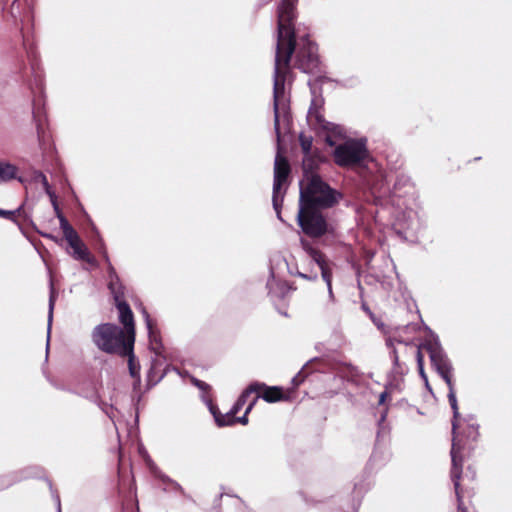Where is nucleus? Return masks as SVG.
I'll return each instance as SVG.
<instances>
[{
    "mask_svg": "<svg viewBox=\"0 0 512 512\" xmlns=\"http://www.w3.org/2000/svg\"><path fill=\"white\" fill-rule=\"evenodd\" d=\"M296 0H281L277 10V42L273 74V110L274 130L278 146L281 141V130H290L292 117L290 113V96L286 91V82L290 84L291 58L294 67L307 74L321 72V62L317 45L310 40L309 34L301 33L300 27L295 28L294 20Z\"/></svg>",
    "mask_w": 512,
    "mask_h": 512,
    "instance_id": "1",
    "label": "nucleus"
},
{
    "mask_svg": "<svg viewBox=\"0 0 512 512\" xmlns=\"http://www.w3.org/2000/svg\"><path fill=\"white\" fill-rule=\"evenodd\" d=\"M454 419L452 420V422ZM458 423V427L456 429V433L454 434V430L452 429V447H451V480L454 485L455 494L457 498V508L458 512H469L466 507H464L463 503V495L462 489L460 488V479L462 475V466H463V458L461 455L462 450L466 445V441H476L479 432V426L474 422L470 423L468 419H463V422L466 424L465 427H462L460 415L456 419Z\"/></svg>",
    "mask_w": 512,
    "mask_h": 512,
    "instance_id": "2",
    "label": "nucleus"
},
{
    "mask_svg": "<svg viewBox=\"0 0 512 512\" xmlns=\"http://www.w3.org/2000/svg\"><path fill=\"white\" fill-rule=\"evenodd\" d=\"M340 191L330 187L313 170L304 172V178L300 182L299 205L307 208L329 209L334 207L342 199Z\"/></svg>",
    "mask_w": 512,
    "mask_h": 512,
    "instance_id": "3",
    "label": "nucleus"
},
{
    "mask_svg": "<svg viewBox=\"0 0 512 512\" xmlns=\"http://www.w3.org/2000/svg\"><path fill=\"white\" fill-rule=\"evenodd\" d=\"M92 342L108 354H127L134 346V337L127 336L124 330L112 323L97 325L91 333Z\"/></svg>",
    "mask_w": 512,
    "mask_h": 512,
    "instance_id": "4",
    "label": "nucleus"
},
{
    "mask_svg": "<svg viewBox=\"0 0 512 512\" xmlns=\"http://www.w3.org/2000/svg\"><path fill=\"white\" fill-rule=\"evenodd\" d=\"M423 347L429 354L431 364L439 376L445 381L448 387V401L454 412L453 430L454 434L458 427L456 421L459 416L458 402L455 394L454 383L452 381L453 365L448 358L446 352L442 348L438 337H433L432 340L427 341Z\"/></svg>",
    "mask_w": 512,
    "mask_h": 512,
    "instance_id": "5",
    "label": "nucleus"
},
{
    "mask_svg": "<svg viewBox=\"0 0 512 512\" xmlns=\"http://www.w3.org/2000/svg\"><path fill=\"white\" fill-rule=\"evenodd\" d=\"M308 84L311 87L313 97L308 110L307 121L313 129L325 133L324 140L327 145L335 146L336 140L344 136V129L340 125L325 120L322 114L324 99L320 94H317V89L311 86L310 81Z\"/></svg>",
    "mask_w": 512,
    "mask_h": 512,
    "instance_id": "6",
    "label": "nucleus"
},
{
    "mask_svg": "<svg viewBox=\"0 0 512 512\" xmlns=\"http://www.w3.org/2000/svg\"><path fill=\"white\" fill-rule=\"evenodd\" d=\"M297 220L302 231L312 238H319L329 230V224L320 209L299 205Z\"/></svg>",
    "mask_w": 512,
    "mask_h": 512,
    "instance_id": "7",
    "label": "nucleus"
},
{
    "mask_svg": "<svg viewBox=\"0 0 512 512\" xmlns=\"http://www.w3.org/2000/svg\"><path fill=\"white\" fill-rule=\"evenodd\" d=\"M290 171L291 169L288 160L278 151L274 161L272 204L277 217L280 220H282L280 208L282 206L285 193L281 191V188L287 183Z\"/></svg>",
    "mask_w": 512,
    "mask_h": 512,
    "instance_id": "8",
    "label": "nucleus"
},
{
    "mask_svg": "<svg viewBox=\"0 0 512 512\" xmlns=\"http://www.w3.org/2000/svg\"><path fill=\"white\" fill-rule=\"evenodd\" d=\"M333 156L337 165L341 167L353 166L366 158L367 149L365 143L361 140H348L336 146Z\"/></svg>",
    "mask_w": 512,
    "mask_h": 512,
    "instance_id": "9",
    "label": "nucleus"
},
{
    "mask_svg": "<svg viewBox=\"0 0 512 512\" xmlns=\"http://www.w3.org/2000/svg\"><path fill=\"white\" fill-rule=\"evenodd\" d=\"M301 245L310 256L311 260L318 265L321 271L322 279L327 285L329 298L333 300L334 295L332 291V272L325 259V256L319 250L313 248L307 240L301 239Z\"/></svg>",
    "mask_w": 512,
    "mask_h": 512,
    "instance_id": "10",
    "label": "nucleus"
},
{
    "mask_svg": "<svg viewBox=\"0 0 512 512\" xmlns=\"http://www.w3.org/2000/svg\"><path fill=\"white\" fill-rule=\"evenodd\" d=\"M203 401L207 405L210 413L213 415L214 420L219 427L232 426L235 424L236 413L230 409L225 414H222L218 407L213 403L212 399L203 395Z\"/></svg>",
    "mask_w": 512,
    "mask_h": 512,
    "instance_id": "11",
    "label": "nucleus"
},
{
    "mask_svg": "<svg viewBox=\"0 0 512 512\" xmlns=\"http://www.w3.org/2000/svg\"><path fill=\"white\" fill-rule=\"evenodd\" d=\"M115 304L119 311V320L125 328V334L135 338L134 317L128 303L122 299L115 301Z\"/></svg>",
    "mask_w": 512,
    "mask_h": 512,
    "instance_id": "12",
    "label": "nucleus"
},
{
    "mask_svg": "<svg viewBox=\"0 0 512 512\" xmlns=\"http://www.w3.org/2000/svg\"><path fill=\"white\" fill-rule=\"evenodd\" d=\"M142 315L148 330L150 347L155 352L156 355H160L162 349L160 334L155 328L153 320L151 319L149 313L146 311L145 308H142Z\"/></svg>",
    "mask_w": 512,
    "mask_h": 512,
    "instance_id": "13",
    "label": "nucleus"
},
{
    "mask_svg": "<svg viewBox=\"0 0 512 512\" xmlns=\"http://www.w3.org/2000/svg\"><path fill=\"white\" fill-rule=\"evenodd\" d=\"M299 142L303 151L304 157L302 161L303 172H308L314 169L315 163L311 156L313 139L311 136H307L304 133L299 135Z\"/></svg>",
    "mask_w": 512,
    "mask_h": 512,
    "instance_id": "14",
    "label": "nucleus"
},
{
    "mask_svg": "<svg viewBox=\"0 0 512 512\" xmlns=\"http://www.w3.org/2000/svg\"><path fill=\"white\" fill-rule=\"evenodd\" d=\"M65 239L68 242L69 246L73 249L72 256L76 260H84L89 263L92 262L91 258H90L89 251H88L87 247L84 245V243L82 242V240L80 239L77 232L74 233V235L71 238H65Z\"/></svg>",
    "mask_w": 512,
    "mask_h": 512,
    "instance_id": "15",
    "label": "nucleus"
},
{
    "mask_svg": "<svg viewBox=\"0 0 512 512\" xmlns=\"http://www.w3.org/2000/svg\"><path fill=\"white\" fill-rule=\"evenodd\" d=\"M263 387V385H260V383L258 382H254V383H251L243 392L242 394L239 396V398L237 399V401L235 402V404L232 406V410L237 414L241 409L242 407L245 405V403L247 402V399L248 397L252 394V393H258L259 390Z\"/></svg>",
    "mask_w": 512,
    "mask_h": 512,
    "instance_id": "16",
    "label": "nucleus"
},
{
    "mask_svg": "<svg viewBox=\"0 0 512 512\" xmlns=\"http://www.w3.org/2000/svg\"><path fill=\"white\" fill-rule=\"evenodd\" d=\"M260 385H262V383H260ZM261 390H263V393L260 397L268 403H274L284 398L283 391L279 387H267L263 384V387L259 391Z\"/></svg>",
    "mask_w": 512,
    "mask_h": 512,
    "instance_id": "17",
    "label": "nucleus"
},
{
    "mask_svg": "<svg viewBox=\"0 0 512 512\" xmlns=\"http://www.w3.org/2000/svg\"><path fill=\"white\" fill-rule=\"evenodd\" d=\"M108 289L110 290L114 301H119L124 299V291L125 287L121 283L119 277L108 279Z\"/></svg>",
    "mask_w": 512,
    "mask_h": 512,
    "instance_id": "18",
    "label": "nucleus"
},
{
    "mask_svg": "<svg viewBox=\"0 0 512 512\" xmlns=\"http://www.w3.org/2000/svg\"><path fill=\"white\" fill-rule=\"evenodd\" d=\"M17 168L15 165L0 161V183L16 178Z\"/></svg>",
    "mask_w": 512,
    "mask_h": 512,
    "instance_id": "19",
    "label": "nucleus"
},
{
    "mask_svg": "<svg viewBox=\"0 0 512 512\" xmlns=\"http://www.w3.org/2000/svg\"><path fill=\"white\" fill-rule=\"evenodd\" d=\"M57 297V292L53 286V283H50V295H49V309H48V328H47V342H49L50 338V330L53 319V310Z\"/></svg>",
    "mask_w": 512,
    "mask_h": 512,
    "instance_id": "20",
    "label": "nucleus"
},
{
    "mask_svg": "<svg viewBox=\"0 0 512 512\" xmlns=\"http://www.w3.org/2000/svg\"><path fill=\"white\" fill-rule=\"evenodd\" d=\"M119 356H127L128 357V367H129V373L133 378H136L137 380L140 379V365L136 363L135 361V355L133 353V349L130 353L127 354H120Z\"/></svg>",
    "mask_w": 512,
    "mask_h": 512,
    "instance_id": "21",
    "label": "nucleus"
},
{
    "mask_svg": "<svg viewBox=\"0 0 512 512\" xmlns=\"http://www.w3.org/2000/svg\"><path fill=\"white\" fill-rule=\"evenodd\" d=\"M58 219L60 222V228L63 231V235L65 238H71L74 233H76L75 229L70 225L68 220L65 218L63 214L58 215Z\"/></svg>",
    "mask_w": 512,
    "mask_h": 512,
    "instance_id": "22",
    "label": "nucleus"
},
{
    "mask_svg": "<svg viewBox=\"0 0 512 512\" xmlns=\"http://www.w3.org/2000/svg\"><path fill=\"white\" fill-rule=\"evenodd\" d=\"M259 398V395H257L250 403L249 405L247 406L246 410H245V413L243 416L241 417H236L235 416V424L236 423H240L242 425H246L248 423V414L250 413V411L252 410L253 406L255 405V403L257 402Z\"/></svg>",
    "mask_w": 512,
    "mask_h": 512,
    "instance_id": "23",
    "label": "nucleus"
},
{
    "mask_svg": "<svg viewBox=\"0 0 512 512\" xmlns=\"http://www.w3.org/2000/svg\"><path fill=\"white\" fill-rule=\"evenodd\" d=\"M35 179H39L41 181V184L43 185L44 190L49 197L54 196V193L52 192L51 187L48 183L47 177L41 171H37L35 173Z\"/></svg>",
    "mask_w": 512,
    "mask_h": 512,
    "instance_id": "24",
    "label": "nucleus"
},
{
    "mask_svg": "<svg viewBox=\"0 0 512 512\" xmlns=\"http://www.w3.org/2000/svg\"><path fill=\"white\" fill-rule=\"evenodd\" d=\"M391 356H392V359H393V372L394 373H397V374H400L402 373V368H401V365L399 363V357H398V354H397V351L396 349H393L392 352H391Z\"/></svg>",
    "mask_w": 512,
    "mask_h": 512,
    "instance_id": "25",
    "label": "nucleus"
},
{
    "mask_svg": "<svg viewBox=\"0 0 512 512\" xmlns=\"http://www.w3.org/2000/svg\"><path fill=\"white\" fill-rule=\"evenodd\" d=\"M169 486H171V488L173 490L179 492L185 498L191 500V497L184 491L183 487L178 482H176L175 480H173L172 483Z\"/></svg>",
    "mask_w": 512,
    "mask_h": 512,
    "instance_id": "26",
    "label": "nucleus"
},
{
    "mask_svg": "<svg viewBox=\"0 0 512 512\" xmlns=\"http://www.w3.org/2000/svg\"><path fill=\"white\" fill-rule=\"evenodd\" d=\"M304 369H302L297 375H295L293 378H292V384L293 386L297 387L299 386L305 379L306 377V374H304Z\"/></svg>",
    "mask_w": 512,
    "mask_h": 512,
    "instance_id": "27",
    "label": "nucleus"
},
{
    "mask_svg": "<svg viewBox=\"0 0 512 512\" xmlns=\"http://www.w3.org/2000/svg\"><path fill=\"white\" fill-rule=\"evenodd\" d=\"M193 383L196 387H198L203 392H206L210 389V386L206 382H203L196 378L193 379Z\"/></svg>",
    "mask_w": 512,
    "mask_h": 512,
    "instance_id": "28",
    "label": "nucleus"
},
{
    "mask_svg": "<svg viewBox=\"0 0 512 512\" xmlns=\"http://www.w3.org/2000/svg\"><path fill=\"white\" fill-rule=\"evenodd\" d=\"M108 279L119 277L112 263L107 266Z\"/></svg>",
    "mask_w": 512,
    "mask_h": 512,
    "instance_id": "29",
    "label": "nucleus"
},
{
    "mask_svg": "<svg viewBox=\"0 0 512 512\" xmlns=\"http://www.w3.org/2000/svg\"><path fill=\"white\" fill-rule=\"evenodd\" d=\"M276 284H277V285H280V283H277V282H276V280H275V278H274L273 276H272V278H271V279H269V280L267 281V288H268V290H269V294L273 293V286H274V285H276ZM283 286H284V285H283V284H281V289H283Z\"/></svg>",
    "mask_w": 512,
    "mask_h": 512,
    "instance_id": "30",
    "label": "nucleus"
},
{
    "mask_svg": "<svg viewBox=\"0 0 512 512\" xmlns=\"http://www.w3.org/2000/svg\"><path fill=\"white\" fill-rule=\"evenodd\" d=\"M416 359H417L418 369L422 370V365H424V363H423V355H422V353L420 351V348H418L417 351H416Z\"/></svg>",
    "mask_w": 512,
    "mask_h": 512,
    "instance_id": "31",
    "label": "nucleus"
},
{
    "mask_svg": "<svg viewBox=\"0 0 512 512\" xmlns=\"http://www.w3.org/2000/svg\"><path fill=\"white\" fill-rule=\"evenodd\" d=\"M14 215V211L0 209V217L11 219Z\"/></svg>",
    "mask_w": 512,
    "mask_h": 512,
    "instance_id": "32",
    "label": "nucleus"
},
{
    "mask_svg": "<svg viewBox=\"0 0 512 512\" xmlns=\"http://www.w3.org/2000/svg\"><path fill=\"white\" fill-rule=\"evenodd\" d=\"M298 275H299V277H301L303 279H307V280H315L317 278V274L310 275V274L299 272Z\"/></svg>",
    "mask_w": 512,
    "mask_h": 512,
    "instance_id": "33",
    "label": "nucleus"
},
{
    "mask_svg": "<svg viewBox=\"0 0 512 512\" xmlns=\"http://www.w3.org/2000/svg\"><path fill=\"white\" fill-rule=\"evenodd\" d=\"M51 198V202H52V205L54 207V210H55V213L56 215L58 216L59 214H62V212L60 211L59 207H58V204L56 202V198H55V195L53 197H50Z\"/></svg>",
    "mask_w": 512,
    "mask_h": 512,
    "instance_id": "34",
    "label": "nucleus"
},
{
    "mask_svg": "<svg viewBox=\"0 0 512 512\" xmlns=\"http://www.w3.org/2000/svg\"><path fill=\"white\" fill-rule=\"evenodd\" d=\"M159 478L164 484H167V485H170L173 481V479H171L170 477H168L167 475H164V474L160 475Z\"/></svg>",
    "mask_w": 512,
    "mask_h": 512,
    "instance_id": "35",
    "label": "nucleus"
},
{
    "mask_svg": "<svg viewBox=\"0 0 512 512\" xmlns=\"http://www.w3.org/2000/svg\"><path fill=\"white\" fill-rule=\"evenodd\" d=\"M403 181V184L405 185L406 183H409V179L402 176L398 179V181L395 183V188H397L398 185H400V183Z\"/></svg>",
    "mask_w": 512,
    "mask_h": 512,
    "instance_id": "36",
    "label": "nucleus"
},
{
    "mask_svg": "<svg viewBox=\"0 0 512 512\" xmlns=\"http://www.w3.org/2000/svg\"><path fill=\"white\" fill-rule=\"evenodd\" d=\"M387 395H388L387 391H384L380 394L379 404H383L385 402Z\"/></svg>",
    "mask_w": 512,
    "mask_h": 512,
    "instance_id": "37",
    "label": "nucleus"
},
{
    "mask_svg": "<svg viewBox=\"0 0 512 512\" xmlns=\"http://www.w3.org/2000/svg\"><path fill=\"white\" fill-rule=\"evenodd\" d=\"M111 420H113V406H110L107 410L104 412Z\"/></svg>",
    "mask_w": 512,
    "mask_h": 512,
    "instance_id": "38",
    "label": "nucleus"
},
{
    "mask_svg": "<svg viewBox=\"0 0 512 512\" xmlns=\"http://www.w3.org/2000/svg\"><path fill=\"white\" fill-rule=\"evenodd\" d=\"M111 420H113V406H110L107 410L104 412Z\"/></svg>",
    "mask_w": 512,
    "mask_h": 512,
    "instance_id": "39",
    "label": "nucleus"
},
{
    "mask_svg": "<svg viewBox=\"0 0 512 512\" xmlns=\"http://www.w3.org/2000/svg\"><path fill=\"white\" fill-rule=\"evenodd\" d=\"M419 374H420L421 378L423 379V381L425 383H427L428 377H427V375L424 372V365H422V370H419Z\"/></svg>",
    "mask_w": 512,
    "mask_h": 512,
    "instance_id": "40",
    "label": "nucleus"
},
{
    "mask_svg": "<svg viewBox=\"0 0 512 512\" xmlns=\"http://www.w3.org/2000/svg\"><path fill=\"white\" fill-rule=\"evenodd\" d=\"M55 499H56V503H57V512H61V503H60L59 496L57 495Z\"/></svg>",
    "mask_w": 512,
    "mask_h": 512,
    "instance_id": "41",
    "label": "nucleus"
},
{
    "mask_svg": "<svg viewBox=\"0 0 512 512\" xmlns=\"http://www.w3.org/2000/svg\"><path fill=\"white\" fill-rule=\"evenodd\" d=\"M111 405H108L107 403H101L100 404V408L103 412H105V410H107Z\"/></svg>",
    "mask_w": 512,
    "mask_h": 512,
    "instance_id": "42",
    "label": "nucleus"
},
{
    "mask_svg": "<svg viewBox=\"0 0 512 512\" xmlns=\"http://www.w3.org/2000/svg\"><path fill=\"white\" fill-rule=\"evenodd\" d=\"M104 259H105V262L107 264V266H109V263H111L110 259H109V256L106 252H104Z\"/></svg>",
    "mask_w": 512,
    "mask_h": 512,
    "instance_id": "43",
    "label": "nucleus"
},
{
    "mask_svg": "<svg viewBox=\"0 0 512 512\" xmlns=\"http://www.w3.org/2000/svg\"><path fill=\"white\" fill-rule=\"evenodd\" d=\"M425 386H426V388H427L429 391H432V389H431V387H430V385H429V382H428V381H427V383H425Z\"/></svg>",
    "mask_w": 512,
    "mask_h": 512,
    "instance_id": "44",
    "label": "nucleus"
},
{
    "mask_svg": "<svg viewBox=\"0 0 512 512\" xmlns=\"http://www.w3.org/2000/svg\"><path fill=\"white\" fill-rule=\"evenodd\" d=\"M37 134H38V136L40 137L41 129H40V126H39V125H38V127H37Z\"/></svg>",
    "mask_w": 512,
    "mask_h": 512,
    "instance_id": "45",
    "label": "nucleus"
},
{
    "mask_svg": "<svg viewBox=\"0 0 512 512\" xmlns=\"http://www.w3.org/2000/svg\"><path fill=\"white\" fill-rule=\"evenodd\" d=\"M10 485H11V482H8L7 484L3 485V486H2V488H4V487H8V486H10Z\"/></svg>",
    "mask_w": 512,
    "mask_h": 512,
    "instance_id": "46",
    "label": "nucleus"
},
{
    "mask_svg": "<svg viewBox=\"0 0 512 512\" xmlns=\"http://www.w3.org/2000/svg\"><path fill=\"white\" fill-rule=\"evenodd\" d=\"M43 236L48 237V238H52V236L50 234H43Z\"/></svg>",
    "mask_w": 512,
    "mask_h": 512,
    "instance_id": "47",
    "label": "nucleus"
}]
</instances>
